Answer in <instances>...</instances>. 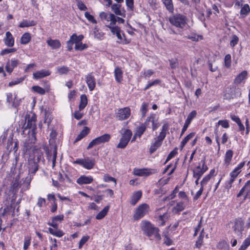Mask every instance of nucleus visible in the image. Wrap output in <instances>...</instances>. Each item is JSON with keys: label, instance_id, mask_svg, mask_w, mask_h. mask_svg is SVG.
<instances>
[{"label": "nucleus", "instance_id": "f257e3e1", "mask_svg": "<svg viewBox=\"0 0 250 250\" xmlns=\"http://www.w3.org/2000/svg\"><path fill=\"white\" fill-rule=\"evenodd\" d=\"M141 227L144 233L150 238H154L158 240L161 239L159 229L155 227L151 223L146 220L141 222Z\"/></svg>", "mask_w": 250, "mask_h": 250}, {"label": "nucleus", "instance_id": "f03ea898", "mask_svg": "<svg viewBox=\"0 0 250 250\" xmlns=\"http://www.w3.org/2000/svg\"><path fill=\"white\" fill-rule=\"evenodd\" d=\"M25 121L27 122V125L26 126L24 127L23 132L27 128H29V130L28 131V133H31V135L32 136L31 143H34L36 141V130L37 129L36 127V121H37V117L36 115L34 113H31V114H28L26 115L25 117Z\"/></svg>", "mask_w": 250, "mask_h": 250}, {"label": "nucleus", "instance_id": "7ed1b4c3", "mask_svg": "<svg viewBox=\"0 0 250 250\" xmlns=\"http://www.w3.org/2000/svg\"><path fill=\"white\" fill-rule=\"evenodd\" d=\"M168 21L171 24L180 28H183L188 22L187 18L181 14H176L170 16Z\"/></svg>", "mask_w": 250, "mask_h": 250}, {"label": "nucleus", "instance_id": "20e7f679", "mask_svg": "<svg viewBox=\"0 0 250 250\" xmlns=\"http://www.w3.org/2000/svg\"><path fill=\"white\" fill-rule=\"evenodd\" d=\"M245 165V161L241 162L233 169L231 172H230L229 173L230 178L226 183L225 187L227 189H229L231 188L232 183L241 172L242 168L244 167Z\"/></svg>", "mask_w": 250, "mask_h": 250}, {"label": "nucleus", "instance_id": "39448f33", "mask_svg": "<svg viewBox=\"0 0 250 250\" xmlns=\"http://www.w3.org/2000/svg\"><path fill=\"white\" fill-rule=\"evenodd\" d=\"M111 138V135L105 133L92 140L88 144L87 149H90L95 146L108 143Z\"/></svg>", "mask_w": 250, "mask_h": 250}, {"label": "nucleus", "instance_id": "423d86ee", "mask_svg": "<svg viewBox=\"0 0 250 250\" xmlns=\"http://www.w3.org/2000/svg\"><path fill=\"white\" fill-rule=\"evenodd\" d=\"M149 211V206L147 204L144 203L140 205L136 208L133 215L134 220H137L143 218L146 215Z\"/></svg>", "mask_w": 250, "mask_h": 250}, {"label": "nucleus", "instance_id": "0eeeda50", "mask_svg": "<svg viewBox=\"0 0 250 250\" xmlns=\"http://www.w3.org/2000/svg\"><path fill=\"white\" fill-rule=\"evenodd\" d=\"M132 135V133L130 130L125 129L122 135V137L120 139L119 144L117 146V147L121 149L125 148L130 140Z\"/></svg>", "mask_w": 250, "mask_h": 250}, {"label": "nucleus", "instance_id": "6e6552de", "mask_svg": "<svg viewBox=\"0 0 250 250\" xmlns=\"http://www.w3.org/2000/svg\"><path fill=\"white\" fill-rule=\"evenodd\" d=\"M208 169V167L205 164L204 161H202L193 170V177L200 178L204 173Z\"/></svg>", "mask_w": 250, "mask_h": 250}, {"label": "nucleus", "instance_id": "1a4fd4ad", "mask_svg": "<svg viewBox=\"0 0 250 250\" xmlns=\"http://www.w3.org/2000/svg\"><path fill=\"white\" fill-rule=\"evenodd\" d=\"M75 163L78 164L87 169H92L95 165L94 159L86 158L85 159H78L75 161Z\"/></svg>", "mask_w": 250, "mask_h": 250}, {"label": "nucleus", "instance_id": "9d476101", "mask_svg": "<svg viewBox=\"0 0 250 250\" xmlns=\"http://www.w3.org/2000/svg\"><path fill=\"white\" fill-rule=\"evenodd\" d=\"M244 221L241 218L235 219L234 226L232 227L233 231L237 236H241L244 229Z\"/></svg>", "mask_w": 250, "mask_h": 250}, {"label": "nucleus", "instance_id": "9b49d317", "mask_svg": "<svg viewBox=\"0 0 250 250\" xmlns=\"http://www.w3.org/2000/svg\"><path fill=\"white\" fill-rule=\"evenodd\" d=\"M240 95L241 93L238 88L228 87L225 89L224 96L226 99H230L236 96H240Z\"/></svg>", "mask_w": 250, "mask_h": 250}, {"label": "nucleus", "instance_id": "f8f14e48", "mask_svg": "<svg viewBox=\"0 0 250 250\" xmlns=\"http://www.w3.org/2000/svg\"><path fill=\"white\" fill-rule=\"evenodd\" d=\"M131 115V110L129 107L118 109L116 117L119 120L123 121L128 119Z\"/></svg>", "mask_w": 250, "mask_h": 250}, {"label": "nucleus", "instance_id": "ddd939ff", "mask_svg": "<svg viewBox=\"0 0 250 250\" xmlns=\"http://www.w3.org/2000/svg\"><path fill=\"white\" fill-rule=\"evenodd\" d=\"M250 176V172L248 174ZM245 194L244 199H250V180L248 181L237 194V197Z\"/></svg>", "mask_w": 250, "mask_h": 250}, {"label": "nucleus", "instance_id": "4468645a", "mask_svg": "<svg viewBox=\"0 0 250 250\" xmlns=\"http://www.w3.org/2000/svg\"><path fill=\"white\" fill-rule=\"evenodd\" d=\"M85 82L90 91H93L96 86V80L92 73L85 76Z\"/></svg>", "mask_w": 250, "mask_h": 250}, {"label": "nucleus", "instance_id": "2eb2a0df", "mask_svg": "<svg viewBox=\"0 0 250 250\" xmlns=\"http://www.w3.org/2000/svg\"><path fill=\"white\" fill-rule=\"evenodd\" d=\"M197 114L196 111L195 110L192 111L188 116V117L185 121V124L183 127V128L181 131V133L180 134V136H182L185 133V132L187 130L188 128L189 125L191 122V121L193 118H194Z\"/></svg>", "mask_w": 250, "mask_h": 250}, {"label": "nucleus", "instance_id": "dca6fc26", "mask_svg": "<svg viewBox=\"0 0 250 250\" xmlns=\"http://www.w3.org/2000/svg\"><path fill=\"white\" fill-rule=\"evenodd\" d=\"M155 172V171L154 169L148 168H135L133 170V174L135 175L139 176H147L150 174L154 173Z\"/></svg>", "mask_w": 250, "mask_h": 250}, {"label": "nucleus", "instance_id": "f3484780", "mask_svg": "<svg viewBox=\"0 0 250 250\" xmlns=\"http://www.w3.org/2000/svg\"><path fill=\"white\" fill-rule=\"evenodd\" d=\"M19 63V61L16 59H12L7 62L5 68L7 72L11 73L14 68L16 67Z\"/></svg>", "mask_w": 250, "mask_h": 250}, {"label": "nucleus", "instance_id": "a211bd4d", "mask_svg": "<svg viewBox=\"0 0 250 250\" xmlns=\"http://www.w3.org/2000/svg\"><path fill=\"white\" fill-rule=\"evenodd\" d=\"M7 103L12 104L13 107H17L20 103V100L17 99V95H13L11 93L7 94Z\"/></svg>", "mask_w": 250, "mask_h": 250}, {"label": "nucleus", "instance_id": "6ab92c4d", "mask_svg": "<svg viewBox=\"0 0 250 250\" xmlns=\"http://www.w3.org/2000/svg\"><path fill=\"white\" fill-rule=\"evenodd\" d=\"M247 71L246 70L243 71L235 77L234 80V83L236 84H239L241 83H244L245 81L247 78Z\"/></svg>", "mask_w": 250, "mask_h": 250}, {"label": "nucleus", "instance_id": "aec40b11", "mask_svg": "<svg viewBox=\"0 0 250 250\" xmlns=\"http://www.w3.org/2000/svg\"><path fill=\"white\" fill-rule=\"evenodd\" d=\"M93 181V178L91 176L82 175L77 180V183L80 185L89 184Z\"/></svg>", "mask_w": 250, "mask_h": 250}, {"label": "nucleus", "instance_id": "412c9836", "mask_svg": "<svg viewBox=\"0 0 250 250\" xmlns=\"http://www.w3.org/2000/svg\"><path fill=\"white\" fill-rule=\"evenodd\" d=\"M121 5L120 4L114 3L111 6V9L116 15L125 17V11L123 9H120Z\"/></svg>", "mask_w": 250, "mask_h": 250}, {"label": "nucleus", "instance_id": "4be33fe9", "mask_svg": "<svg viewBox=\"0 0 250 250\" xmlns=\"http://www.w3.org/2000/svg\"><path fill=\"white\" fill-rule=\"evenodd\" d=\"M50 74V72L48 70L42 69L34 73L33 74V78L35 80H39L49 76Z\"/></svg>", "mask_w": 250, "mask_h": 250}, {"label": "nucleus", "instance_id": "5701e85b", "mask_svg": "<svg viewBox=\"0 0 250 250\" xmlns=\"http://www.w3.org/2000/svg\"><path fill=\"white\" fill-rule=\"evenodd\" d=\"M6 37L4 39V42L5 44L8 47H12L14 44V39L12 34L9 32L7 31L5 34Z\"/></svg>", "mask_w": 250, "mask_h": 250}, {"label": "nucleus", "instance_id": "b1692460", "mask_svg": "<svg viewBox=\"0 0 250 250\" xmlns=\"http://www.w3.org/2000/svg\"><path fill=\"white\" fill-rule=\"evenodd\" d=\"M163 141V140H160L159 138H157L155 141L151 144L149 148L150 153H153L159 147H160L162 145Z\"/></svg>", "mask_w": 250, "mask_h": 250}, {"label": "nucleus", "instance_id": "393cba45", "mask_svg": "<svg viewBox=\"0 0 250 250\" xmlns=\"http://www.w3.org/2000/svg\"><path fill=\"white\" fill-rule=\"evenodd\" d=\"M142 195V193L141 191H137L134 192L132 196H131L130 204L133 206L135 205L141 198Z\"/></svg>", "mask_w": 250, "mask_h": 250}, {"label": "nucleus", "instance_id": "a878e982", "mask_svg": "<svg viewBox=\"0 0 250 250\" xmlns=\"http://www.w3.org/2000/svg\"><path fill=\"white\" fill-rule=\"evenodd\" d=\"M90 132V128L88 127L84 126L83 129L81 131L80 134L76 137L75 142H77L81 140H82L83 138L85 137L87 135H88Z\"/></svg>", "mask_w": 250, "mask_h": 250}, {"label": "nucleus", "instance_id": "bb28decb", "mask_svg": "<svg viewBox=\"0 0 250 250\" xmlns=\"http://www.w3.org/2000/svg\"><path fill=\"white\" fill-rule=\"evenodd\" d=\"M37 22L33 20H23L19 24L21 28L28 27L36 25Z\"/></svg>", "mask_w": 250, "mask_h": 250}, {"label": "nucleus", "instance_id": "cd10ccee", "mask_svg": "<svg viewBox=\"0 0 250 250\" xmlns=\"http://www.w3.org/2000/svg\"><path fill=\"white\" fill-rule=\"evenodd\" d=\"M114 73L116 82L119 83H121L123 80V72L121 68L118 67H116L114 70Z\"/></svg>", "mask_w": 250, "mask_h": 250}, {"label": "nucleus", "instance_id": "c85d7f7f", "mask_svg": "<svg viewBox=\"0 0 250 250\" xmlns=\"http://www.w3.org/2000/svg\"><path fill=\"white\" fill-rule=\"evenodd\" d=\"M116 16L112 13H109L105 20L106 26L108 27L109 25H115L116 24Z\"/></svg>", "mask_w": 250, "mask_h": 250}, {"label": "nucleus", "instance_id": "c756f323", "mask_svg": "<svg viewBox=\"0 0 250 250\" xmlns=\"http://www.w3.org/2000/svg\"><path fill=\"white\" fill-rule=\"evenodd\" d=\"M169 125L167 123H165L163 125L161 131L157 138L160 140H164L166 136L168 130Z\"/></svg>", "mask_w": 250, "mask_h": 250}, {"label": "nucleus", "instance_id": "7c9ffc66", "mask_svg": "<svg viewBox=\"0 0 250 250\" xmlns=\"http://www.w3.org/2000/svg\"><path fill=\"white\" fill-rule=\"evenodd\" d=\"M233 154V151L230 149L226 151L224 158V163L226 166H229V165H230L232 160Z\"/></svg>", "mask_w": 250, "mask_h": 250}, {"label": "nucleus", "instance_id": "2f4dec72", "mask_svg": "<svg viewBox=\"0 0 250 250\" xmlns=\"http://www.w3.org/2000/svg\"><path fill=\"white\" fill-rule=\"evenodd\" d=\"M87 104V98L85 94H83L80 97V102L79 108L80 110H83Z\"/></svg>", "mask_w": 250, "mask_h": 250}, {"label": "nucleus", "instance_id": "473e14b6", "mask_svg": "<svg viewBox=\"0 0 250 250\" xmlns=\"http://www.w3.org/2000/svg\"><path fill=\"white\" fill-rule=\"evenodd\" d=\"M29 173L33 176L38 169V164L34 161H31L29 162Z\"/></svg>", "mask_w": 250, "mask_h": 250}, {"label": "nucleus", "instance_id": "72a5a7b5", "mask_svg": "<svg viewBox=\"0 0 250 250\" xmlns=\"http://www.w3.org/2000/svg\"><path fill=\"white\" fill-rule=\"evenodd\" d=\"M109 209V206H105L100 212H99L96 216L97 220H101L104 218L107 214Z\"/></svg>", "mask_w": 250, "mask_h": 250}, {"label": "nucleus", "instance_id": "f704fd0d", "mask_svg": "<svg viewBox=\"0 0 250 250\" xmlns=\"http://www.w3.org/2000/svg\"><path fill=\"white\" fill-rule=\"evenodd\" d=\"M47 43L52 49H57L61 45V42L57 40H47Z\"/></svg>", "mask_w": 250, "mask_h": 250}, {"label": "nucleus", "instance_id": "c9c22d12", "mask_svg": "<svg viewBox=\"0 0 250 250\" xmlns=\"http://www.w3.org/2000/svg\"><path fill=\"white\" fill-rule=\"evenodd\" d=\"M75 49L76 51H83L87 48L88 46L86 44L83 43L82 42L75 41Z\"/></svg>", "mask_w": 250, "mask_h": 250}, {"label": "nucleus", "instance_id": "e433bc0d", "mask_svg": "<svg viewBox=\"0 0 250 250\" xmlns=\"http://www.w3.org/2000/svg\"><path fill=\"white\" fill-rule=\"evenodd\" d=\"M31 37L29 33H24L21 38V43L22 44H27L31 40Z\"/></svg>", "mask_w": 250, "mask_h": 250}, {"label": "nucleus", "instance_id": "4c0bfd02", "mask_svg": "<svg viewBox=\"0 0 250 250\" xmlns=\"http://www.w3.org/2000/svg\"><path fill=\"white\" fill-rule=\"evenodd\" d=\"M62 219V216H57L53 218L52 222L50 224V225L52 226L54 228H58L59 224L61 223Z\"/></svg>", "mask_w": 250, "mask_h": 250}, {"label": "nucleus", "instance_id": "58836bf2", "mask_svg": "<svg viewBox=\"0 0 250 250\" xmlns=\"http://www.w3.org/2000/svg\"><path fill=\"white\" fill-rule=\"evenodd\" d=\"M250 12V8L248 4H244L241 8L240 13L242 17H245Z\"/></svg>", "mask_w": 250, "mask_h": 250}, {"label": "nucleus", "instance_id": "ea45409f", "mask_svg": "<svg viewBox=\"0 0 250 250\" xmlns=\"http://www.w3.org/2000/svg\"><path fill=\"white\" fill-rule=\"evenodd\" d=\"M195 135V133L192 132L188 135L185 137L184 139L182 141L180 145L181 149L182 150L183 147L185 146L187 142L192 139Z\"/></svg>", "mask_w": 250, "mask_h": 250}, {"label": "nucleus", "instance_id": "a19ab883", "mask_svg": "<svg viewBox=\"0 0 250 250\" xmlns=\"http://www.w3.org/2000/svg\"><path fill=\"white\" fill-rule=\"evenodd\" d=\"M146 125L145 124H142L140 126L137 128L135 136L141 137L146 129Z\"/></svg>", "mask_w": 250, "mask_h": 250}, {"label": "nucleus", "instance_id": "79ce46f5", "mask_svg": "<svg viewBox=\"0 0 250 250\" xmlns=\"http://www.w3.org/2000/svg\"><path fill=\"white\" fill-rule=\"evenodd\" d=\"M167 218L168 216L167 213H164L163 215H160L157 220L159 225L164 226Z\"/></svg>", "mask_w": 250, "mask_h": 250}, {"label": "nucleus", "instance_id": "37998d69", "mask_svg": "<svg viewBox=\"0 0 250 250\" xmlns=\"http://www.w3.org/2000/svg\"><path fill=\"white\" fill-rule=\"evenodd\" d=\"M166 8L170 13H172L174 10V7L172 0H162Z\"/></svg>", "mask_w": 250, "mask_h": 250}, {"label": "nucleus", "instance_id": "c03bdc74", "mask_svg": "<svg viewBox=\"0 0 250 250\" xmlns=\"http://www.w3.org/2000/svg\"><path fill=\"white\" fill-rule=\"evenodd\" d=\"M204 237V229H203L199 236L196 242L195 246L197 248H200L203 243V238Z\"/></svg>", "mask_w": 250, "mask_h": 250}, {"label": "nucleus", "instance_id": "a18cd8bd", "mask_svg": "<svg viewBox=\"0 0 250 250\" xmlns=\"http://www.w3.org/2000/svg\"><path fill=\"white\" fill-rule=\"evenodd\" d=\"M250 245V234L248 237L244 240L242 245L238 250H246L247 248Z\"/></svg>", "mask_w": 250, "mask_h": 250}, {"label": "nucleus", "instance_id": "49530a36", "mask_svg": "<svg viewBox=\"0 0 250 250\" xmlns=\"http://www.w3.org/2000/svg\"><path fill=\"white\" fill-rule=\"evenodd\" d=\"M32 90L33 92L37 93L40 95H44L45 93V89L38 85L32 86Z\"/></svg>", "mask_w": 250, "mask_h": 250}, {"label": "nucleus", "instance_id": "de8ad7c7", "mask_svg": "<svg viewBox=\"0 0 250 250\" xmlns=\"http://www.w3.org/2000/svg\"><path fill=\"white\" fill-rule=\"evenodd\" d=\"M93 33L95 38L99 40H102L104 35V33L99 32V29L97 26H96L93 29Z\"/></svg>", "mask_w": 250, "mask_h": 250}, {"label": "nucleus", "instance_id": "09e8293b", "mask_svg": "<svg viewBox=\"0 0 250 250\" xmlns=\"http://www.w3.org/2000/svg\"><path fill=\"white\" fill-rule=\"evenodd\" d=\"M187 39H189L192 41H198L199 40H202V36L196 35L195 33H191L186 37Z\"/></svg>", "mask_w": 250, "mask_h": 250}, {"label": "nucleus", "instance_id": "8fccbe9b", "mask_svg": "<svg viewBox=\"0 0 250 250\" xmlns=\"http://www.w3.org/2000/svg\"><path fill=\"white\" fill-rule=\"evenodd\" d=\"M185 208V204L182 202H180L178 203L176 205L174 208V210L175 211V212H178L179 211H181L183 210Z\"/></svg>", "mask_w": 250, "mask_h": 250}, {"label": "nucleus", "instance_id": "3c124183", "mask_svg": "<svg viewBox=\"0 0 250 250\" xmlns=\"http://www.w3.org/2000/svg\"><path fill=\"white\" fill-rule=\"evenodd\" d=\"M147 108H148L147 104L145 103H142V104L141 105L140 111L141 112L142 117L143 118H144L146 116V114L147 111V109H148Z\"/></svg>", "mask_w": 250, "mask_h": 250}, {"label": "nucleus", "instance_id": "603ef678", "mask_svg": "<svg viewBox=\"0 0 250 250\" xmlns=\"http://www.w3.org/2000/svg\"><path fill=\"white\" fill-rule=\"evenodd\" d=\"M178 153V148L175 147L173 150H172L167 157V160L165 162V164L169 161L171 159L173 158Z\"/></svg>", "mask_w": 250, "mask_h": 250}, {"label": "nucleus", "instance_id": "864d4df0", "mask_svg": "<svg viewBox=\"0 0 250 250\" xmlns=\"http://www.w3.org/2000/svg\"><path fill=\"white\" fill-rule=\"evenodd\" d=\"M84 16L89 21L92 23H97V21L94 19V17L90 15L88 12H85L84 13Z\"/></svg>", "mask_w": 250, "mask_h": 250}, {"label": "nucleus", "instance_id": "5fc2aeb1", "mask_svg": "<svg viewBox=\"0 0 250 250\" xmlns=\"http://www.w3.org/2000/svg\"><path fill=\"white\" fill-rule=\"evenodd\" d=\"M113 34H116L121 32L120 28L115 25H109L108 27Z\"/></svg>", "mask_w": 250, "mask_h": 250}, {"label": "nucleus", "instance_id": "6e6d98bb", "mask_svg": "<svg viewBox=\"0 0 250 250\" xmlns=\"http://www.w3.org/2000/svg\"><path fill=\"white\" fill-rule=\"evenodd\" d=\"M225 65L226 67L229 68L231 66V56L229 54H228L225 56Z\"/></svg>", "mask_w": 250, "mask_h": 250}, {"label": "nucleus", "instance_id": "4d7b16f0", "mask_svg": "<svg viewBox=\"0 0 250 250\" xmlns=\"http://www.w3.org/2000/svg\"><path fill=\"white\" fill-rule=\"evenodd\" d=\"M77 5L81 11H85L87 9L86 6L80 0H77Z\"/></svg>", "mask_w": 250, "mask_h": 250}, {"label": "nucleus", "instance_id": "13d9d810", "mask_svg": "<svg viewBox=\"0 0 250 250\" xmlns=\"http://www.w3.org/2000/svg\"><path fill=\"white\" fill-rule=\"evenodd\" d=\"M104 180L105 182H113L115 183V186L116 185V180L108 174H105L104 176Z\"/></svg>", "mask_w": 250, "mask_h": 250}, {"label": "nucleus", "instance_id": "bf43d9fd", "mask_svg": "<svg viewBox=\"0 0 250 250\" xmlns=\"http://www.w3.org/2000/svg\"><path fill=\"white\" fill-rule=\"evenodd\" d=\"M89 239V236H83L80 240L79 244V248L81 249L83 245Z\"/></svg>", "mask_w": 250, "mask_h": 250}, {"label": "nucleus", "instance_id": "052dcab7", "mask_svg": "<svg viewBox=\"0 0 250 250\" xmlns=\"http://www.w3.org/2000/svg\"><path fill=\"white\" fill-rule=\"evenodd\" d=\"M218 125H221L223 128H228L229 127V123L228 120H219L217 123Z\"/></svg>", "mask_w": 250, "mask_h": 250}, {"label": "nucleus", "instance_id": "680f3d73", "mask_svg": "<svg viewBox=\"0 0 250 250\" xmlns=\"http://www.w3.org/2000/svg\"><path fill=\"white\" fill-rule=\"evenodd\" d=\"M79 109L78 110H76L74 112L73 116L76 119L79 120L83 117L84 114Z\"/></svg>", "mask_w": 250, "mask_h": 250}, {"label": "nucleus", "instance_id": "e2e57ef3", "mask_svg": "<svg viewBox=\"0 0 250 250\" xmlns=\"http://www.w3.org/2000/svg\"><path fill=\"white\" fill-rule=\"evenodd\" d=\"M210 179L209 176H205L200 182L201 187L204 188V186L208 184Z\"/></svg>", "mask_w": 250, "mask_h": 250}, {"label": "nucleus", "instance_id": "0e129e2a", "mask_svg": "<svg viewBox=\"0 0 250 250\" xmlns=\"http://www.w3.org/2000/svg\"><path fill=\"white\" fill-rule=\"evenodd\" d=\"M155 114H151L150 115L147 117L145 123V125H146V126L148 125L149 122L153 123L155 121Z\"/></svg>", "mask_w": 250, "mask_h": 250}, {"label": "nucleus", "instance_id": "69168bd1", "mask_svg": "<svg viewBox=\"0 0 250 250\" xmlns=\"http://www.w3.org/2000/svg\"><path fill=\"white\" fill-rule=\"evenodd\" d=\"M128 9L133 11L134 9V0H125Z\"/></svg>", "mask_w": 250, "mask_h": 250}, {"label": "nucleus", "instance_id": "338daca9", "mask_svg": "<svg viewBox=\"0 0 250 250\" xmlns=\"http://www.w3.org/2000/svg\"><path fill=\"white\" fill-rule=\"evenodd\" d=\"M16 51L15 48H7L4 49L1 51L0 55H5L8 54L9 53L15 52Z\"/></svg>", "mask_w": 250, "mask_h": 250}, {"label": "nucleus", "instance_id": "774afa93", "mask_svg": "<svg viewBox=\"0 0 250 250\" xmlns=\"http://www.w3.org/2000/svg\"><path fill=\"white\" fill-rule=\"evenodd\" d=\"M239 41V39L238 37L236 35H233L232 37V39L230 41V45L231 47L234 46L235 45H236L238 43Z\"/></svg>", "mask_w": 250, "mask_h": 250}]
</instances>
